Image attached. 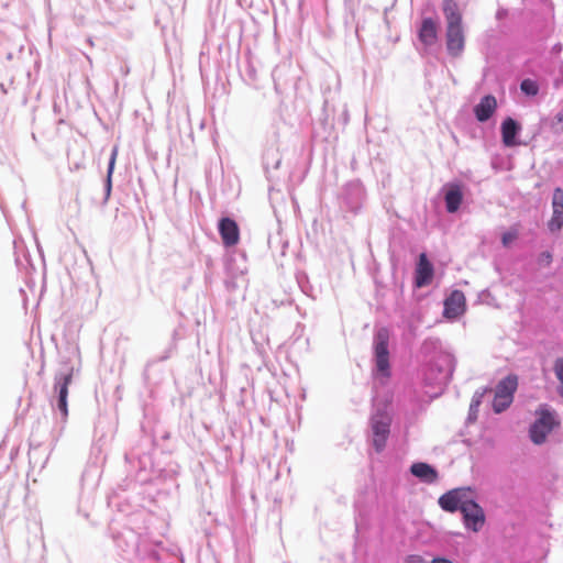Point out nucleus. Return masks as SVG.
<instances>
[{
	"mask_svg": "<svg viewBox=\"0 0 563 563\" xmlns=\"http://www.w3.org/2000/svg\"><path fill=\"white\" fill-rule=\"evenodd\" d=\"M109 532L119 553L132 563H183L177 548L167 549L117 520L110 522Z\"/></svg>",
	"mask_w": 563,
	"mask_h": 563,
	"instance_id": "f257e3e1",
	"label": "nucleus"
},
{
	"mask_svg": "<svg viewBox=\"0 0 563 563\" xmlns=\"http://www.w3.org/2000/svg\"><path fill=\"white\" fill-rule=\"evenodd\" d=\"M155 451L154 438L144 434L124 455L126 463L128 478L140 484H147L154 479L173 477L176 475L174 467L156 468L153 462V453Z\"/></svg>",
	"mask_w": 563,
	"mask_h": 563,
	"instance_id": "f03ea898",
	"label": "nucleus"
},
{
	"mask_svg": "<svg viewBox=\"0 0 563 563\" xmlns=\"http://www.w3.org/2000/svg\"><path fill=\"white\" fill-rule=\"evenodd\" d=\"M471 487H457L440 496L438 504L442 510L462 514L464 527L472 532H479L485 522L486 515L483 507L471 496Z\"/></svg>",
	"mask_w": 563,
	"mask_h": 563,
	"instance_id": "7ed1b4c3",
	"label": "nucleus"
},
{
	"mask_svg": "<svg viewBox=\"0 0 563 563\" xmlns=\"http://www.w3.org/2000/svg\"><path fill=\"white\" fill-rule=\"evenodd\" d=\"M69 355H60L59 368L55 374V397L52 406L55 411L60 416V421L65 422L68 417V386L71 383L73 375L76 368L78 349L75 345L69 346Z\"/></svg>",
	"mask_w": 563,
	"mask_h": 563,
	"instance_id": "20e7f679",
	"label": "nucleus"
},
{
	"mask_svg": "<svg viewBox=\"0 0 563 563\" xmlns=\"http://www.w3.org/2000/svg\"><path fill=\"white\" fill-rule=\"evenodd\" d=\"M442 10L446 20V51L451 56H459L464 49L462 15L454 0H443Z\"/></svg>",
	"mask_w": 563,
	"mask_h": 563,
	"instance_id": "39448f33",
	"label": "nucleus"
},
{
	"mask_svg": "<svg viewBox=\"0 0 563 563\" xmlns=\"http://www.w3.org/2000/svg\"><path fill=\"white\" fill-rule=\"evenodd\" d=\"M366 198L367 194L363 183L360 179H353L341 187L336 200L342 212L356 216L363 209Z\"/></svg>",
	"mask_w": 563,
	"mask_h": 563,
	"instance_id": "423d86ee",
	"label": "nucleus"
},
{
	"mask_svg": "<svg viewBox=\"0 0 563 563\" xmlns=\"http://www.w3.org/2000/svg\"><path fill=\"white\" fill-rule=\"evenodd\" d=\"M389 339L390 333L387 328H379L375 331L373 338L374 349V369L375 377L388 379L391 376L389 361Z\"/></svg>",
	"mask_w": 563,
	"mask_h": 563,
	"instance_id": "0eeeda50",
	"label": "nucleus"
},
{
	"mask_svg": "<svg viewBox=\"0 0 563 563\" xmlns=\"http://www.w3.org/2000/svg\"><path fill=\"white\" fill-rule=\"evenodd\" d=\"M536 416L537 419L529 428V437L534 444L540 445L561 422L556 411L548 404H541L536 410Z\"/></svg>",
	"mask_w": 563,
	"mask_h": 563,
	"instance_id": "6e6552de",
	"label": "nucleus"
},
{
	"mask_svg": "<svg viewBox=\"0 0 563 563\" xmlns=\"http://www.w3.org/2000/svg\"><path fill=\"white\" fill-rule=\"evenodd\" d=\"M372 444L377 453L384 451L390 433V418L387 413L377 411L371 418Z\"/></svg>",
	"mask_w": 563,
	"mask_h": 563,
	"instance_id": "1a4fd4ad",
	"label": "nucleus"
},
{
	"mask_svg": "<svg viewBox=\"0 0 563 563\" xmlns=\"http://www.w3.org/2000/svg\"><path fill=\"white\" fill-rule=\"evenodd\" d=\"M274 88L277 93H284L288 88L296 87L298 75L288 60L279 63L272 73Z\"/></svg>",
	"mask_w": 563,
	"mask_h": 563,
	"instance_id": "9d476101",
	"label": "nucleus"
},
{
	"mask_svg": "<svg viewBox=\"0 0 563 563\" xmlns=\"http://www.w3.org/2000/svg\"><path fill=\"white\" fill-rule=\"evenodd\" d=\"M443 200L448 213H456L464 200L463 186L460 181H449L442 187Z\"/></svg>",
	"mask_w": 563,
	"mask_h": 563,
	"instance_id": "9b49d317",
	"label": "nucleus"
},
{
	"mask_svg": "<svg viewBox=\"0 0 563 563\" xmlns=\"http://www.w3.org/2000/svg\"><path fill=\"white\" fill-rule=\"evenodd\" d=\"M551 205L552 217L547 225L551 233H556L563 229V189L561 187L554 188Z\"/></svg>",
	"mask_w": 563,
	"mask_h": 563,
	"instance_id": "f8f14e48",
	"label": "nucleus"
},
{
	"mask_svg": "<svg viewBox=\"0 0 563 563\" xmlns=\"http://www.w3.org/2000/svg\"><path fill=\"white\" fill-rule=\"evenodd\" d=\"M434 275L433 264L430 262L426 253H421L418 257L413 284L417 288H422L431 284Z\"/></svg>",
	"mask_w": 563,
	"mask_h": 563,
	"instance_id": "ddd939ff",
	"label": "nucleus"
},
{
	"mask_svg": "<svg viewBox=\"0 0 563 563\" xmlns=\"http://www.w3.org/2000/svg\"><path fill=\"white\" fill-rule=\"evenodd\" d=\"M521 132L520 123L507 117L500 125L501 141L506 147H514L519 145L518 136Z\"/></svg>",
	"mask_w": 563,
	"mask_h": 563,
	"instance_id": "4468645a",
	"label": "nucleus"
},
{
	"mask_svg": "<svg viewBox=\"0 0 563 563\" xmlns=\"http://www.w3.org/2000/svg\"><path fill=\"white\" fill-rule=\"evenodd\" d=\"M465 310V296L460 290H453L451 295L444 300L443 314L448 319H456L464 313Z\"/></svg>",
	"mask_w": 563,
	"mask_h": 563,
	"instance_id": "2eb2a0df",
	"label": "nucleus"
},
{
	"mask_svg": "<svg viewBox=\"0 0 563 563\" xmlns=\"http://www.w3.org/2000/svg\"><path fill=\"white\" fill-rule=\"evenodd\" d=\"M439 22L431 16L423 18L418 30V38L426 46H432L438 41Z\"/></svg>",
	"mask_w": 563,
	"mask_h": 563,
	"instance_id": "dca6fc26",
	"label": "nucleus"
},
{
	"mask_svg": "<svg viewBox=\"0 0 563 563\" xmlns=\"http://www.w3.org/2000/svg\"><path fill=\"white\" fill-rule=\"evenodd\" d=\"M218 230L225 246H233L239 242L240 230L233 219L228 217L220 219Z\"/></svg>",
	"mask_w": 563,
	"mask_h": 563,
	"instance_id": "f3484780",
	"label": "nucleus"
},
{
	"mask_svg": "<svg viewBox=\"0 0 563 563\" xmlns=\"http://www.w3.org/2000/svg\"><path fill=\"white\" fill-rule=\"evenodd\" d=\"M282 163V155L278 148V135L274 133L271 140V144L265 148L263 153V166L266 172L271 169H278Z\"/></svg>",
	"mask_w": 563,
	"mask_h": 563,
	"instance_id": "a211bd4d",
	"label": "nucleus"
},
{
	"mask_svg": "<svg viewBox=\"0 0 563 563\" xmlns=\"http://www.w3.org/2000/svg\"><path fill=\"white\" fill-rule=\"evenodd\" d=\"M497 100L493 95H485L474 107V115L478 122H487L496 112Z\"/></svg>",
	"mask_w": 563,
	"mask_h": 563,
	"instance_id": "6ab92c4d",
	"label": "nucleus"
},
{
	"mask_svg": "<svg viewBox=\"0 0 563 563\" xmlns=\"http://www.w3.org/2000/svg\"><path fill=\"white\" fill-rule=\"evenodd\" d=\"M410 473L420 482L426 484H433L439 478L438 470L431 464L424 462H416L410 466Z\"/></svg>",
	"mask_w": 563,
	"mask_h": 563,
	"instance_id": "aec40b11",
	"label": "nucleus"
},
{
	"mask_svg": "<svg viewBox=\"0 0 563 563\" xmlns=\"http://www.w3.org/2000/svg\"><path fill=\"white\" fill-rule=\"evenodd\" d=\"M518 387V377L510 374L498 382L495 394L497 398H509L514 400V395Z\"/></svg>",
	"mask_w": 563,
	"mask_h": 563,
	"instance_id": "412c9836",
	"label": "nucleus"
},
{
	"mask_svg": "<svg viewBox=\"0 0 563 563\" xmlns=\"http://www.w3.org/2000/svg\"><path fill=\"white\" fill-rule=\"evenodd\" d=\"M487 391H489V388H487V387L478 388L477 390H475V393L472 397V400H471L470 409H468V415H467L468 423H473L476 421L477 416H478V408H479L481 404L483 402V398Z\"/></svg>",
	"mask_w": 563,
	"mask_h": 563,
	"instance_id": "4be33fe9",
	"label": "nucleus"
},
{
	"mask_svg": "<svg viewBox=\"0 0 563 563\" xmlns=\"http://www.w3.org/2000/svg\"><path fill=\"white\" fill-rule=\"evenodd\" d=\"M118 156V147L113 146L108 162L107 177L104 179V201L110 198L112 190V174L114 170L115 159Z\"/></svg>",
	"mask_w": 563,
	"mask_h": 563,
	"instance_id": "5701e85b",
	"label": "nucleus"
},
{
	"mask_svg": "<svg viewBox=\"0 0 563 563\" xmlns=\"http://www.w3.org/2000/svg\"><path fill=\"white\" fill-rule=\"evenodd\" d=\"M225 275L233 277H243L246 271V267L243 265H239L238 261L234 256H229L225 260Z\"/></svg>",
	"mask_w": 563,
	"mask_h": 563,
	"instance_id": "b1692460",
	"label": "nucleus"
},
{
	"mask_svg": "<svg viewBox=\"0 0 563 563\" xmlns=\"http://www.w3.org/2000/svg\"><path fill=\"white\" fill-rule=\"evenodd\" d=\"M520 90L527 97H534L539 93L540 87L537 80L525 78L520 82Z\"/></svg>",
	"mask_w": 563,
	"mask_h": 563,
	"instance_id": "393cba45",
	"label": "nucleus"
},
{
	"mask_svg": "<svg viewBox=\"0 0 563 563\" xmlns=\"http://www.w3.org/2000/svg\"><path fill=\"white\" fill-rule=\"evenodd\" d=\"M511 402H512L511 399H509V398H497V395L495 394L494 401H493V410L496 413H501L506 409L509 408Z\"/></svg>",
	"mask_w": 563,
	"mask_h": 563,
	"instance_id": "a878e982",
	"label": "nucleus"
},
{
	"mask_svg": "<svg viewBox=\"0 0 563 563\" xmlns=\"http://www.w3.org/2000/svg\"><path fill=\"white\" fill-rule=\"evenodd\" d=\"M519 231L517 227H512L509 231L501 235V244L504 247H509L511 243L518 239Z\"/></svg>",
	"mask_w": 563,
	"mask_h": 563,
	"instance_id": "bb28decb",
	"label": "nucleus"
},
{
	"mask_svg": "<svg viewBox=\"0 0 563 563\" xmlns=\"http://www.w3.org/2000/svg\"><path fill=\"white\" fill-rule=\"evenodd\" d=\"M554 373L562 385L559 389V394H560V396L563 397V358L562 357H559L555 360Z\"/></svg>",
	"mask_w": 563,
	"mask_h": 563,
	"instance_id": "cd10ccee",
	"label": "nucleus"
},
{
	"mask_svg": "<svg viewBox=\"0 0 563 563\" xmlns=\"http://www.w3.org/2000/svg\"><path fill=\"white\" fill-rule=\"evenodd\" d=\"M553 256L550 251L541 252L537 257V263L539 266L548 267L552 263Z\"/></svg>",
	"mask_w": 563,
	"mask_h": 563,
	"instance_id": "c85d7f7f",
	"label": "nucleus"
},
{
	"mask_svg": "<svg viewBox=\"0 0 563 563\" xmlns=\"http://www.w3.org/2000/svg\"><path fill=\"white\" fill-rule=\"evenodd\" d=\"M238 279H239V277H233V276L227 275V277L224 279L225 289L230 292L234 291L239 287Z\"/></svg>",
	"mask_w": 563,
	"mask_h": 563,
	"instance_id": "c756f323",
	"label": "nucleus"
},
{
	"mask_svg": "<svg viewBox=\"0 0 563 563\" xmlns=\"http://www.w3.org/2000/svg\"><path fill=\"white\" fill-rule=\"evenodd\" d=\"M298 284H299V286H300L301 290H302L306 295L310 296L309 290H310V288H311V287L309 286V282H308V278H307V276H306V275H302V276H299V277H298Z\"/></svg>",
	"mask_w": 563,
	"mask_h": 563,
	"instance_id": "7c9ffc66",
	"label": "nucleus"
},
{
	"mask_svg": "<svg viewBox=\"0 0 563 563\" xmlns=\"http://www.w3.org/2000/svg\"><path fill=\"white\" fill-rule=\"evenodd\" d=\"M37 452L38 448L31 449L29 452L30 463H34V465L37 463V461L35 460V455L37 454Z\"/></svg>",
	"mask_w": 563,
	"mask_h": 563,
	"instance_id": "2f4dec72",
	"label": "nucleus"
},
{
	"mask_svg": "<svg viewBox=\"0 0 563 563\" xmlns=\"http://www.w3.org/2000/svg\"><path fill=\"white\" fill-rule=\"evenodd\" d=\"M432 563H453L451 560L442 556L434 558Z\"/></svg>",
	"mask_w": 563,
	"mask_h": 563,
	"instance_id": "473e14b6",
	"label": "nucleus"
},
{
	"mask_svg": "<svg viewBox=\"0 0 563 563\" xmlns=\"http://www.w3.org/2000/svg\"><path fill=\"white\" fill-rule=\"evenodd\" d=\"M554 120L559 123H563V114L562 113H558L555 117H554Z\"/></svg>",
	"mask_w": 563,
	"mask_h": 563,
	"instance_id": "72a5a7b5",
	"label": "nucleus"
},
{
	"mask_svg": "<svg viewBox=\"0 0 563 563\" xmlns=\"http://www.w3.org/2000/svg\"><path fill=\"white\" fill-rule=\"evenodd\" d=\"M236 3L241 7V8H244L247 3V0H236Z\"/></svg>",
	"mask_w": 563,
	"mask_h": 563,
	"instance_id": "f704fd0d",
	"label": "nucleus"
},
{
	"mask_svg": "<svg viewBox=\"0 0 563 563\" xmlns=\"http://www.w3.org/2000/svg\"><path fill=\"white\" fill-rule=\"evenodd\" d=\"M15 262H16L18 266H23V263L21 262V260L19 257H16Z\"/></svg>",
	"mask_w": 563,
	"mask_h": 563,
	"instance_id": "c9c22d12",
	"label": "nucleus"
},
{
	"mask_svg": "<svg viewBox=\"0 0 563 563\" xmlns=\"http://www.w3.org/2000/svg\"><path fill=\"white\" fill-rule=\"evenodd\" d=\"M429 343H432V341H424L423 343V347L426 349L428 346Z\"/></svg>",
	"mask_w": 563,
	"mask_h": 563,
	"instance_id": "e433bc0d",
	"label": "nucleus"
},
{
	"mask_svg": "<svg viewBox=\"0 0 563 563\" xmlns=\"http://www.w3.org/2000/svg\"><path fill=\"white\" fill-rule=\"evenodd\" d=\"M147 371H148V365L146 366L145 371H144V377L146 378L147 377Z\"/></svg>",
	"mask_w": 563,
	"mask_h": 563,
	"instance_id": "4c0bfd02",
	"label": "nucleus"
},
{
	"mask_svg": "<svg viewBox=\"0 0 563 563\" xmlns=\"http://www.w3.org/2000/svg\"><path fill=\"white\" fill-rule=\"evenodd\" d=\"M87 42H88V44H89V45H91V46L93 45V43H92V40H91V38H88V40H87Z\"/></svg>",
	"mask_w": 563,
	"mask_h": 563,
	"instance_id": "58836bf2",
	"label": "nucleus"
},
{
	"mask_svg": "<svg viewBox=\"0 0 563 563\" xmlns=\"http://www.w3.org/2000/svg\"><path fill=\"white\" fill-rule=\"evenodd\" d=\"M86 58H87V60L91 64V58H90V56L86 55Z\"/></svg>",
	"mask_w": 563,
	"mask_h": 563,
	"instance_id": "ea45409f",
	"label": "nucleus"
}]
</instances>
